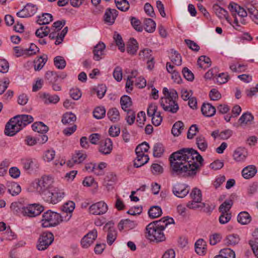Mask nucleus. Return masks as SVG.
I'll return each instance as SVG.
<instances>
[{
  "label": "nucleus",
  "mask_w": 258,
  "mask_h": 258,
  "mask_svg": "<svg viewBox=\"0 0 258 258\" xmlns=\"http://www.w3.org/2000/svg\"><path fill=\"white\" fill-rule=\"evenodd\" d=\"M172 174L181 177L194 176L200 170L204 159L192 148H182L169 157Z\"/></svg>",
  "instance_id": "f257e3e1"
},
{
  "label": "nucleus",
  "mask_w": 258,
  "mask_h": 258,
  "mask_svg": "<svg viewBox=\"0 0 258 258\" xmlns=\"http://www.w3.org/2000/svg\"><path fill=\"white\" fill-rule=\"evenodd\" d=\"M11 208L16 212H20L24 216L35 217L39 215L44 210L43 207L36 204H30L22 206L20 204L14 203L11 204Z\"/></svg>",
  "instance_id": "f03ea898"
},
{
  "label": "nucleus",
  "mask_w": 258,
  "mask_h": 258,
  "mask_svg": "<svg viewBox=\"0 0 258 258\" xmlns=\"http://www.w3.org/2000/svg\"><path fill=\"white\" fill-rule=\"evenodd\" d=\"M162 227L161 225L157 224L155 226L154 223H150L146 227V237L152 241L157 242L163 241L165 240V236L163 232V230L159 228Z\"/></svg>",
  "instance_id": "7ed1b4c3"
},
{
  "label": "nucleus",
  "mask_w": 258,
  "mask_h": 258,
  "mask_svg": "<svg viewBox=\"0 0 258 258\" xmlns=\"http://www.w3.org/2000/svg\"><path fill=\"white\" fill-rule=\"evenodd\" d=\"M34 187L36 191L43 198L53 187V179L49 175L42 176L40 178L35 180Z\"/></svg>",
  "instance_id": "20e7f679"
},
{
  "label": "nucleus",
  "mask_w": 258,
  "mask_h": 258,
  "mask_svg": "<svg viewBox=\"0 0 258 258\" xmlns=\"http://www.w3.org/2000/svg\"><path fill=\"white\" fill-rule=\"evenodd\" d=\"M62 221H63L62 216L56 212L48 210L42 215V226L45 228L54 227Z\"/></svg>",
  "instance_id": "39448f33"
},
{
  "label": "nucleus",
  "mask_w": 258,
  "mask_h": 258,
  "mask_svg": "<svg viewBox=\"0 0 258 258\" xmlns=\"http://www.w3.org/2000/svg\"><path fill=\"white\" fill-rule=\"evenodd\" d=\"M229 9L232 13V16L234 18L233 27L238 31L241 30V26L239 24V20L236 17L237 14L240 17H246L247 16V13L242 7L234 3H231L229 6Z\"/></svg>",
  "instance_id": "423d86ee"
},
{
  "label": "nucleus",
  "mask_w": 258,
  "mask_h": 258,
  "mask_svg": "<svg viewBox=\"0 0 258 258\" xmlns=\"http://www.w3.org/2000/svg\"><path fill=\"white\" fill-rule=\"evenodd\" d=\"M64 195L63 190L52 187L42 199L48 203L56 204L61 201Z\"/></svg>",
  "instance_id": "0eeeda50"
},
{
  "label": "nucleus",
  "mask_w": 258,
  "mask_h": 258,
  "mask_svg": "<svg viewBox=\"0 0 258 258\" xmlns=\"http://www.w3.org/2000/svg\"><path fill=\"white\" fill-rule=\"evenodd\" d=\"M54 236L50 232H44L38 240L37 248L39 250H44L52 243Z\"/></svg>",
  "instance_id": "6e6552de"
},
{
  "label": "nucleus",
  "mask_w": 258,
  "mask_h": 258,
  "mask_svg": "<svg viewBox=\"0 0 258 258\" xmlns=\"http://www.w3.org/2000/svg\"><path fill=\"white\" fill-rule=\"evenodd\" d=\"M160 105L163 110L172 113H175L179 110V106L176 100L171 98L161 97L160 100Z\"/></svg>",
  "instance_id": "1a4fd4ad"
},
{
  "label": "nucleus",
  "mask_w": 258,
  "mask_h": 258,
  "mask_svg": "<svg viewBox=\"0 0 258 258\" xmlns=\"http://www.w3.org/2000/svg\"><path fill=\"white\" fill-rule=\"evenodd\" d=\"M14 50L17 57L22 56H29L36 54L39 51V48L34 43L30 44L29 48H23L20 46H15Z\"/></svg>",
  "instance_id": "9d476101"
},
{
  "label": "nucleus",
  "mask_w": 258,
  "mask_h": 258,
  "mask_svg": "<svg viewBox=\"0 0 258 258\" xmlns=\"http://www.w3.org/2000/svg\"><path fill=\"white\" fill-rule=\"evenodd\" d=\"M190 190L189 186L184 183H177L172 187V192L174 195L179 198L185 197Z\"/></svg>",
  "instance_id": "9b49d317"
},
{
  "label": "nucleus",
  "mask_w": 258,
  "mask_h": 258,
  "mask_svg": "<svg viewBox=\"0 0 258 258\" xmlns=\"http://www.w3.org/2000/svg\"><path fill=\"white\" fill-rule=\"evenodd\" d=\"M13 119L18 127H20V131L33 121V118L31 115L26 114L17 115L13 117Z\"/></svg>",
  "instance_id": "f8f14e48"
},
{
  "label": "nucleus",
  "mask_w": 258,
  "mask_h": 258,
  "mask_svg": "<svg viewBox=\"0 0 258 258\" xmlns=\"http://www.w3.org/2000/svg\"><path fill=\"white\" fill-rule=\"evenodd\" d=\"M36 5L28 3L21 11L17 13V16L20 18H27L33 16L37 12Z\"/></svg>",
  "instance_id": "ddd939ff"
},
{
  "label": "nucleus",
  "mask_w": 258,
  "mask_h": 258,
  "mask_svg": "<svg viewBox=\"0 0 258 258\" xmlns=\"http://www.w3.org/2000/svg\"><path fill=\"white\" fill-rule=\"evenodd\" d=\"M107 205L103 201H100L92 205L89 209L90 214L96 215L104 214L107 212Z\"/></svg>",
  "instance_id": "4468645a"
},
{
  "label": "nucleus",
  "mask_w": 258,
  "mask_h": 258,
  "mask_svg": "<svg viewBox=\"0 0 258 258\" xmlns=\"http://www.w3.org/2000/svg\"><path fill=\"white\" fill-rule=\"evenodd\" d=\"M97 237V231L93 229L90 231L81 240V244L84 248L89 247L96 239Z\"/></svg>",
  "instance_id": "2eb2a0df"
},
{
  "label": "nucleus",
  "mask_w": 258,
  "mask_h": 258,
  "mask_svg": "<svg viewBox=\"0 0 258 258\" xmlns=\"http://www.w3.org/2000/svg\"><path fill=\"white\" fill-rule=\"evenodd\" d=\"M68 27H64L63 30L60 32H58L55 30H54L53 31L50 32L49 33V38L51 39H56L55 42V45H59L62 43V42L63 40V39L68 33Z\"/></svg>",
  "instance_id": "dca6fc26"
},
{
  "label": "nucleus",
  "mask_w": 258,
  "mask_h": 258,
  "mask_svg": "<svg viewBox=\"0 0 258 258\" xmlns=\"http://www.w3.org/2000/svg\"><path fill=\"white\" fill-rule=\"evenodd\" d=\"M106 46L103 42H100L94 47L93 50V59L96 61H99L103 58L105 54Z\"/></svg>",
  "instance_id": "f3484780"
},
{
  "label": "nucleus",
  "mask_w": 258,
  "mask_h": 258,
  "mask_svg": "<svg viewBox=\"0 0 258 258\" xmlns=\"http://www.w3.org/2000/svg\"><path fill=\"white\" fill-rule=\"evenodd\" d=\"M20 131V127H18L17 124L15 123L13 118L7 123L5 129V134L8 136H13L16 133Z\"/></svg>",
  "instance_id": "a211bd4d"
},
{
  "label": "nucleus",
  "mask_w": 258,
  "mask_h": 258,
  "mask_svg": "<svg viewBox=\"0 0 258 258\" xmlns=\"http://www.w3.org/2000/svg\"><path fill=\"white\" fill-rule=\"evenodd\" d=\"M118 11L115 9L108 8L104 15V21L105 23L112 25L118 16Z\"/></svg>",
  "instance_id": "6ab92c4d"
},
{
  "label": "nucleus",
  "mask_w": 258,
  "mask_h": 258,
  "mask_svg": "<svg viewBox=\"0 0 258 258\" xmlns=\"http://www.w3.org/2000/svg\"><path fill=\"white\" fill-rule=\"evenodd\" d=\"M112 150V142L110 139L107 138L101 141L99 146V151L104 155H107L111 153Z\"/></svg>",
  "instance_id": "aec40b11"
},
{
  "label": "nucleus",
  "mask_w": 258,
  "mask_h": 258,
  "mask_svg": "<svg viewBox=\"0 0 258 258\" xmlns=\"http://www.w3.org/2000/svg\"><path fill=\"white\" fill-rule=\"evenodd\" d=\"M75 208V204L73 201H69L63 204L62 208V211L66 214L64 221H68L72 217V213Z\"/></svg>",
  "instance_id": "412c9836"
},
{
  "label": "nucleus",
  "mask_w": 258,
  "mask_h": 258,
  "mask_svg": "<svg viewBox=\"0 0 258 258\" xmlns=\"http://www.w3.org/2000/svg\"><path fill=\"white\" fill-rule=\"evenodd\" d=\"M248 155L246 149L244 148L239 147L237 148L233 153V158L237 162L243 161Z\"/></svg>",
  "instance_id": "4be33fe9"
},
{
  "label": "nucleus",
  "mask_w": 258,
  "mask_h": 258,
  "mask_svg": "<svg viewBox=\"0 0 258 258\" xmlns=\"http://www.w3.org/2000/svg\"><path fill=\"white\" fill-rule=\"evenodd\" d=\"M137 157L134 160V166L136 168H139L145 165L149 160L148 155L143 153H136Z\"/></svg>",
  "instance_id": "5701e85b"
},
{
  "label": "nucleus",
  "mask_w": 258,
  "mask_h": 258,
  "mask_svg": "<svg viewBox=\"0 0 258 258\" xmlns=\"http://www.w3.org/2000/svg\"><path fill=\"white\" fill-rule=\"evenodd\" d=\"M87 158V155L83 151H77L73 155L72 161H69L68 162V166H72V161L74 163L80 164L82 163Z\"/></svg>",
  "instance_id": "b1692460"
},
{
  "label": "nucleus",
  "mask_w": 258,
  "mask_h": 258,
  "mask_svg": "<svg viewBox=\"0 0 258 258\" xmlns=\"http://www.w3.org/2000/svg\"><path fill=\"white\" fill-rule=\"evenodd\" d=\"M201 111L204 115L211 117L216 113V108L210 103H204L201 107Z\"/></svg>",
  "instance_id": "393cba45"
},
{
  "label": "nucleus",
  "mask_w": 258,
  "mask_h": 258,
  "mask_svg": "<svg viewBox=\"0 0 258 258\" xmlns=\"http://www.w3.org/2000/svg\"><path fill=\"white\" fill-rule=\"evenodd\" d=\"M213 10L216 15L220 19L225 18L228 22L230 23L229 20V16L228 12L224 9L221 8L217 4H215L213 7Z\"/></svg>",
  "instance_id": "a878e982"
},
{
  "label": "nucleus",
  "mask_w": 258,
  "mask_h": 258,
  "mask_svg": "<svg viewBox=\"0 0 258 258\" xmlns=\"http://www.w3.org/2000/svg\"><path fill=\"white\" fill-rule=\"evenodd\" d=\"M7 186L8 191L13 196L18 195L21 191V186L15 182H8Z\"/></svg>",
  "instance_id": "bb28decb"
},
{
  "label": "nucleus",
  "mask_w": 258,
  "mask_h": 258,
  "mask_svg": "<svg viewBox=\"0 0 258 258\" xmlns=\"http://www.w3.org/2000/svg\"><path fill=\"white\" fill-rule=\"evenodd\" d=\"M256 171V167L254 166L249 165L242 170V175L244 178L249 179L255 175Z\"/></svg>",
  "instance_id": "cd10ccee"
},
{
  "label": "nucleus",
  "mask_w": 258,
  "mask_h": 258,
  "mask_svg": "<svg viewBox=\"0 0 258 258\" xmlns=\"http://www.w3.org/2000/svg\"><path fill=\"white\" fill-rule=\"evenodd\" d=\"M152 223L155 224V226H157V224L163 226L162 227H159V228L164 230L167 226L171 224H174V221L172 218L168 216L164 217L162 218L161 219L158 221H155Z\"/></svg>",
  "instance_id": "c85d7f7f"
},
{
  "label": "nucleus",
  "mask_w": 258,
  "mask_h": 258,
  "mask_svg": "<svg viewBox=\"0 0 258 258\" xmlns=\"http://www.w3.org/2000/svg\"><path fill=\"white\" fill-rule=\"evenodd\" d=\"M138 43L134 38H131L127 44L126 51L131 55H134L136 53L138 49Z\"/></svg>",
  "instance_id": "c756f323"
},
{
  "label": "nucleus",
  "mask_w": 258,
  "mask_h": 258,
  "mask_svg": "<svg viewBox=\"0 0 258 258\" xmlns=\"http://www.w3.org/2000/svg\"><path fill=\"white\" fill-rule=\"evenodd\" d=\"M107 115L109 119L113 122H117L120 119V114L116 108H111L108 110Z\"/></svg>",
  "instance_id": "7c9ffc66"
},
{
  "label": "nucleus",
  "mask_w": 258,
  "mask_h": 258,
  "mask_svg": "<svg viewBox=\"0 0 258 258\" xmlns=\"http://www.w3.org/2000/svg\"><path fill=\"white\" fill-rule=\"evenodd\" d=\"M47 60V55L40 56L34 61V66L35 71H39L43 67Z\"/></svg>",
  "instance_id": "2f4dec72"
},
{
  "label": "nucleus",
  "mask_w": 258,
  "mask_h": 258,
  "mask_svg": "<svg viewBox=\"0 0 258 258\" xmlns=\"http://www.w3.org/2000/svg\"><path fill=\"white\" fill-rule=\"evenodd\" d=\"M53 17L49 13H43L41 16H38L37 23L41 25H45L52 21Z\"/></svg>",
  "instance_id": "473e14b6"
},
{
  "label": "nucleus",
  "mask_w": 258,
  "mask_h": 258,
  "mask_svg": "<svg viewBox=\"0 0 258 258\" xmlns=\"http://www.w3.org/2000/svg\"><path fill=\"white\" fill-rule=\"evenodd\" d=\"M120 103L121 108L125 111L130 110L128 108L133 104L131 97L127 95H123L120 98Z\"/></svg>",
  "instance_id": "72a5a7b5"
},
{
  "label": "nucleus",
  "mask_w": 258,
  "mask_h": 258,
  "mask_svg": "<svg viewBox=\"0 0 258 258\" xmlns=\"http://www.w3.org/2000/svg\"><path fill=\"white\" fill-rule=\"evenodd\" d=\"M156 23L151 18H146L144 21V27L145 30L149 33H153L156 29Z\"/></svg>",
  "instance_id": "f704fd0d"
},
{
  "label": "nucleus",
  "mask_w": 258,
  "mask_h": 258,
  "mask_svg": "<svg viewBox=\"0 0 258 258\" xmlns=\"http://www.w3.org/2000/svg\"><path fill=\"white\" fill-rule=\"evenodd\" d=\"M251 218L247 212H241L237 216L238 222L242 225H246L250 223Z\"/></svg>",
  "instance_id": "c9c22d12"
},
{
  "label": "nucleus",
  "mask_w": 258,
  "mask_h": 258,
  "mask_svg": "<svg viewBox=\"0 0 258 258\" xmlns=\"http://www.w3.org/2000/svg\"><path fill=\"white\" fill-rule=\"evenodd\" d=\"M34 131L40 134H45L48 131V127L42 122H36L32 125Z\"/></svg>",
  "instance_id": "e433bc0d"
},
{
  "label": "nucleus",
  "mask_w": 258,
  "mask_h": 258,
  "mask_svg": "<svg viewBox=\"0 0 258 258\" xmlns=\"http://www.w3.org/2000/svg\"><path fill=\"white\" fill-rule=\"evenodd\" d=\"M162 214V209L160 207L158 206L151 207L148 211L149 216L152 219L158 218L161 216Z\"/></svg>",
  "instance_id": "4c0bfd02"
},
{
  "label": "nucleus",
  "mask_w": 258,
  "mask_h": 258,
  "mask_svg": "<svg viewBox=\"0 0 258 258\" xmlns=\"http://www.w3.org/2000/svg\"><path fill=\"white\" fill-rule=\"evenodd\" d=\"M184 124L181 121L176 122L173 125L171 133L174 136H178L184 130Z\"/></svg>",
  "instance_id": "58836bf2"
},
{
  "label": "nucleus",
  "mask_w": 258,
  "mask_h": 258,
  "mask_svg": "<svg viewBox=\"0 0 258 258\" xmlns=\"http://www.w3.org/2000/svg\"><path fill=\"white\" fill-rule=\"evenodd\" d=\"M43 99L44 103L56 104L59 101V97L57 95H50L49 94L44 93L43 95Z\"/></svg>",
  "instance_id": "ea45409f"
},
{
  "label": "nucleus",
  "mask_w": 258,
  "mask_h": 258,
  "mask_svg": "<svg viewBox=\"0 0 258 258\" xmlns=\"http://www.w3.org/2000/svg\"><path fill=\"white\" fill-rule=\"evenodd\" d=\"M196 144L198 148L202 151H205L208 148V143L203 136H200L197 138Z\"/></svg>",
  "instance_id": "a19ab883"
},
{
  "label": "nucleus",
  "mask_w": 258,
  "mask_h": 258,
  "mask_svg": "<svg viewBox=\"0 0 258 258\" xmlns=\"http://www.w3.org/2000/svg\"><path fill=\"white\" fill-rule=\"evenodd\" d=\"M253 119V116L251 113L247 112L244 113L239 119L240 124H250Z\"/></svg>",
  "instance_id": "79ce46f5"
},
{
  "label": "nucleus",
  "mask_w": 258,
  "mask_h": 258,
  "mask_svg": "<svg viewBox=\"0 0 258 258\" xmlns=\"http://www.w3.org/2000/svg\"><path fill=\"white\" fill-rule=\"evenodd\" d=\"M76 120V115L72 112H67L63 114L61 121L64 124L74 123Z\"/></svg>",
  "instance_id": "37998d69"
},
{
  "label": "nucleus",
  "mask_w": 258,
  "mask_h": 258,
  "mask_svg": "<svg viewBox=\"0 0 258 258\" xmlns=\"http://www.w3.org/2000/svg\"><path fill=\"white\" fill-rule=\"evenodd\" d=\"M171 61L177 66H180L182 62V59L180 54L174 49H171Z\"/></svg>",
  "instance_id": "c03bdc74"
},
{
  "label": "nucleus",
  "mask_w": 258,
  "mask_h": 258,
  "mask_svg": "<svg viewBox=\"0 0 258 258\" xmlns=\"http://www.w3.org/2000/svg\"><path fill=\"white\" fill-rule=\"evenodd\" d=\"M246 8L249 13V16L252 21L257 23L258 20V10L253 6L249 7L248 5H246Z\"/></svg>",
  "instance_id": "a18cd8bd"
},
{
  "label": "nucleus",
  "mask_w": 258,
  "mask_h": 258,
  "mask_svg": "<svg viewBox=\"0 0 258 258\" xmlns=\"http://www.w3.org/2000/svg\"><path fill=\"white\" fill-rule=\"evenodd\" d=\"M109 230L107 236V241L109 245H111L116 238L117 232L114 228H111L110 226L108 227Z\"/></svg>",
  "instance_id": "49530a36"
},
{
  "label": "nucleus",
  "mask_w": 258,
  "mask_h": 258,
  "mask_svg": "<svg viewBox=\"0 0 258 258\" xmlns=\"http://www.w3.org/2000/svg\"><path fill=\"white\" fill-rule=\"evenodd\" d=\"M50 32V28L46 26H44L37 29L35 32V35L38 37L43 38L48 35Z\"/></svg>",
  "instance_id": "de8ad7c7"
},
{
  "label": "nucleus",
  "mask_w": 258,
  "mask_h": 258,
  "mask_svg": "<svg viewBox=\"0 0 258 258\" xmlns=\"http://www.w3.org/2000/svg\"><path fill=\"white\" fill-rule=\"evenodd\" d=\"M113 39L120 51L124 52L125 50L124 44L121 35L115 32L113 36Z\"/></svg>",
  "instance_id": "09e8293b"
},
{
  "label": "nucleus",
  "mask_w": 258,
  "mask_h": 258,
  "mask_svg": "<svg viewBox=\"0 0 258 258\" xmlns=\"http://www.w3.org/2000/svg\"><path fill=\"white\" fill-rule=\"evenodd\" d=\"M59 76L56 72L53 71H47L45 76V78L49 83L53 84L56 82Z\"/></svg>",
  "instance_id": "8fccbe9b"
},
{
  "label": "nucleus",
  "mask_w": 258,
  "mask_h": 258,
  "mask_svg": "<svg viewBox=\"0 0 258 258\" xmlns=\"http://www.w3.org/2000/svg\"><path fill=\"white\" fill-rule=\"evenodd\" d=\"M106 113V110L104 107H97L93 111V116L96 119H99L103 118Z\"/></svg>",
  "instance_id": "3c124183"
},
{
  "label": "nucleus",
  "mask_w": 258,
  "mask_h": 258,
  "mask_svg": "<svg viewBox=\"0 0 258 258\" xmlns=\"http://www.w3.org/2000/svg\"><path fill=\"white\" fill-rule=\"evenodd\" d=\"M240 240L239 237L237 234H231L228 235L225 239L227 245H234L237 244Z\"/></svg>",
  "instance_id": "603ef678"
},
{
  "label": "nucleus",
  "mask_w": 258,
  "mask_h": 258,
  "mask_svg": "<svg viewBox=\"0 0 258 258\" xmlns=\"http://www.w3.org/2000/svg\"><path fill=\"white\" fill-rule=\"evenodd\" d=\"M233 201L231 199L226 200L219 207V210L220 212H228L229 211L233 205Z\"/></svg>",
  "instance_id": "864d4df0"
},
{
  "label": "nucleus",
  "mask_w": 258,
  "mask_h": 258,
  "mask_svg": "<svg viewBox=\"0 0 258 258\" xmlns=\"http://www.w3.org/2000/svg\"><path fill=\"white\" fill-rule=\"evenodd\" d=\"M54 66L58 69H63L66 66V62L63 57L57 56L54 58Z\"/></svg>",
  "instance_id": "5fc2aeb1"
},
{
  "label": "nucleus",
  "mask_w": 258,
  "mask_h": 258,
  "mask_svg": "<svg viewBox=\"0 0 258 258\" xmlns=\"http://www.w3.org/2000/svg\"><path fill=\"white\" fill-rule=\"evenodd\" d=\"M164 152V148L161 143H156L154 145L153 149V155L156 157H160Z\"/></svg>",
  "instance_id": "6e6d98bb"
},
{
  "label": "nucleus",
  "mask_w": 258,
  "mask_h": 258,
  "mask_svg": "<svg viewBox=\"0 0 258 258\" xmlns=\"http://www.w3.org/2000/svg\"><path fill=\"white\" fill-rule=\"evenodd\" d=\"M190 197L192 200L197 202H201L202 200V192L200 189L197 187L192 189L190 194Z\"/></svg>",
  "instance_id": "4d7b16f0"
},
{
  "label": "nucleus",
  "mask_w": 258,
  "mask_h": 258,
  "mask_svg": "<svg viewBox=\"0 0 258 258\" xmlns=\"http://www.w3.org/2000/svg\"><path fill=\"white\" fill-rule=\"evenodd\" d=\"M220 254L224 258H235L234 251L228 248L221 250Z\"/></svg>",
  "instance_id": "13d9d810"
},
{
  "label": "nucleus",
  "mask_w": 258,
  "mask_h": 258,
  "mask_svg": "<svg viewBox=\"0 0 258 258\" xmlns=\"http://www.w3.org/2000/svg\"><path fill=\"white\" fill-rule=\"evenodd\" d=\"M221 215L219 217V221L220 224H225L228 223L231 219V214L230 213L220 212Z\"/></svg>",
  "instance_id": "bf43d9fd"
},
{
  "label": "nucleus",
  "mask_w": 258,
  "mask_h": 258,
  "mask_svg": "<svg viewBox=\"0 0 258 258\" xmlns=\"http://www.w3.org/2000/svg\"><path fill=\"white\" fill-rule=\"evenodd\" d=\"M150 148L148 143L146 142L142 143L139 145L136 148V153H143L145 154L148 152Z\"/></svg>",
  "instance_id": "052dcab7"
},
{
  "label": "nucleus",
  "mask_w": 258,
  "mask_h": 258,
  "mask_svg": "<svg viewBox=\"0 0 258 258\" xmlns=\"http://www.w3.org/2000/svg\"><path fill=\"white\" fill-rule=\"evenodd\" d=\"M126 111L127 112V115L125 118L126 122L129 125H132L134 123L136 118L135 112L132 109Z\"/></svg>",
  "instance_id": "680f3d73"
},
{
  "label": "nucleus",
  "mask_w": 258,
  "mask_h": 258,
  "mask_svg": "<svg viewBox=\"0 0 258 258\" xmlns=\"http://www.w3.org/2000/svg\"><path fill=\"white\" fill-rule=\"evenodd\" d=\"M203 62L206 64H209L208 67L211 66V61L209 57L205 55H202L199 57L197 63L201 68H204L203 64H202Z\"/></svg>",
  "instance_id": "e2e57ef3"
},
{
  "label": "nucleus",
  "mask_w": 258,
  "mask_h": 258,
  "mask_svg": "<svg viewBox=\"0 0 258 258\" xmlns=\"http://www.w3.org/2000/svg\"><path fill=\"white\" fill-rule=\"evenodd\" d=\"M131 22L132 25L136 30L138 32H142L143 31V27L141 24L140 20L135 17H132L131 19Z\"/></svg>",
  "instance_id": "0e129e2a"
},
{
  "label": "nucleus",
  "mask_w": 258,
  "mask_h": 258,
  "mask_svg": "<svg viewBox=\"0 0 258 258\" xmlns=\"http://www.w3.org/2000/svg\"><path fill=\"white\" fill-rule=\"evenodd\" d=\"M184 78L189 81H192L194 79L193 73L186 67L183 68L182 71Z\"/></svg>",
  "instance_id": "69168bd1"
},
{
  "label": "nucleus",
  "mask_w": 258,
  "mask_h": 258,
  "mask_svg": "<svg viewBox=\"0 0 258 258\" xmlns=\"http://www.w3.org/2000/svg\"><path fill=\"white\" fill-rule=\"evenodd\" d=\"M184 42L188 48L192 50L197 52L200 50L199 45L194 41L189 39H185Z\"/></svg>",
  "instance_id": "338daca9"
},
{
  "label": "nucleus",
  "mask_w": 258,
  "mask_h": 258,
  "mask_svg": "<svg viewBox=\"0 0 258 258\" xmlns=\"http://www.w3.org/2000/svg\"><path fill=\"white\" fill-rule=\"evenodd\" d=\"M113 76L117 82H120L122 78V69L119 66L116 67L114 70Z\"/></svg>",
  "instance_id": "774afa93"
}]
</instances>
